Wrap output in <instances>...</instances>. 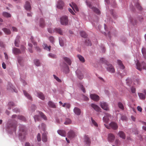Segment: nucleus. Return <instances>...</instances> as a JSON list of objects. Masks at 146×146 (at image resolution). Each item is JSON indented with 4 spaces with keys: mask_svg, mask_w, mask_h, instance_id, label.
Wrapping results in <instances>:
<instances>
[{
    "mask_svg": "<svg viewBox=\"0 0 146 146\" xmlns=\"http://www.w3.org/2000/svg\"><path fill=\"white\" fill-rule=\"evenodd\" d=\"M138 95L139 98L142 100H145V95L141 93H138Z\"/></svg>",
    "mask_w": 146,
    "mask_h": 146,
    "instance_id": "nucleus-32",
    "label": "nucleus"
},
{
    "mask_svg": "<svg viewBox=\"0 0 146 146\" xmlns=\"http://www.w3.org/2000/svg\"><path fill=\"white\" fill-rule=\"evenodd\" d=\"M71 123V120L68 118L66 119V121L64 123V124L65 125H68L70 124Z\"/></svg>",
    "mask_w": 146,
    "mask_h": 146,
    "instance_id": "nucleus-47",
    "label": "nucleus"
},
{
    "mask_svg": "<svg viewBox=\"0 0 146 146\" xmlns=\"http://www.w3.org/2000/svg\"><path fill=\"white\" fill-rule=\"evenodd\" d=\"M83 98L84 100L86 101L88 100L89 99V98L87 97L84 95H83Z\"/></svg>",
    "mask_w": 146,
    "mask_h": 146,
    "instance_id": "nucleus-62",
    "label": "nucleus"
},
{
    "mask_svg": "<svg viewBox=\"0 0 146 146\" xmlns=\"http://www.w3.org/2000/svg\"><path fill=\"white\" fill-rule=\"evenodd\" d=\"M39 114L41 117L44 120H46L47 117L42 112H39Z\"/></svg>",
    "mask_w": 146,
    "mask_h": 146,
    "instance_id": "nucleus-46",
    "label": "nucleus"
},
{
    "mask_svg": "<svg viewBox=\"0 0 146 146\" xmlns=\"http://www.w3.org/2000/svg\"><path fill=\"white\" fill-rule=\"evenodd\" d=\"M117 62L121 68V69H123L124 68V66L123 64L121 61L119 60H117Z\"/></svg>",
    "mask_w": 146,
    "mask_h": 146,
    "instance_id": "nucleus-28",
    "label": "nucleus"
},
{
    "mask_svg": "<svg viewBox=\"0 0 146 146\" xmlns=\"http://www.w3.org/2000/svg\"><path fill=\"white\" fill-rule=\"evenodd\" d=\"M20 38V36H17L15 40V45L17 47H19V38Z\"/></svg>",
    "mask_w": 146,
    "mask_h": 146,
    "instance_id": "nucleus-20",
    "label": "nucleus"
},
{
    "mask_svg": "<svg viewBox=\"0 0 146 146\" xmlns=\"http://www.w3.org/2000/svg\"><path fill=\"white\" fill-rule=\"evenodd\" d=\"M7 89L11 90H13V91L15 92H17V90H16V89H15V88L10 83H9L8 84V85H7Z\"/></svg>",
    "mask_w": 146,
    "mask_h": 146,
    "instance_id": "nucleus-16",
    "label": "nucleus"
},
{
    "mask_svg": "<svg viewBox=\"0 0 146 146\" xmlns=\"http://www.w3.org/2000/svg\"><path fill=\"white\" fill-rule=\"evenodd\" d=\"M17 126V123L16 122L15 123H12L10 124L9 127L13 128V130L15 131L16 128Z\"/></svg>",
    "mask_w": 146,
    "mask_h": 146,
    "instance_id": "nucleus-25",
    "label": "nucleus"
},
{
    "mask_svg": "<svg viewBox=\"0 0 146 146\" xmlns=\"http://www.w3.org/2000/svg\"><path fill=\"white\" fill-rule=\"evenodd\" d=\"M111 117L110 115L108 114L106 116H104L103 118L104 121L106 123H108L109 122L110 119Z\"/></svg>",
    "mask_w": 146,
    "mask_h": 146,
    "instance_id": "nucleus-12",
    "label": "nucleus"
},
{
    "mask_svg": "<svg viewBox=\"0 0 146 146\" xmlns=\"http://www.w3.org/2000/svg\"><path fill=\"white\" fill-rule=\"evenodd\" d=\"M74 112L75 114L77 115H79L81 113L80 110H74Z\"/></svg>",
    "mask_w": 146,
    "mask_h": 146,
    "instance_id": "nucleus-52",
    "label": "nucleus"
},
{
    "mask_svg": "<svg viewBox=\"0 0 146 146\" xmlns=\"http://www.w3.org/2000/svg\"><path fill=\"white\" fill-rule=\"evenodd\" d=\"M62 106L64 107H66L67 109H69L70 107V105L68 103H64L62 105Z\"/></svg>",
    "mask_w": 146,
    "mask_h": 146,
    "instance_id": "nucleus-38",
    "label": "nucleus"
},
{
    "mask_svg": "<svg viewBox=\"0 0 146 146\" xmlns=\"http://www.w3.org/2000/svg\"><path fill=\"white\" fill-rule=\"evenodd\" d=\"M24 94L27 97V98H28V99H29L31 100H32V97L27 92H26L25 91L23 90V91Z\"/></svg>",
    "mask_w": 146,
    "mask_h": 146,
    "instance_id": "nucleus-22",
    "label": "nucleus"
},
{
    "mask_svg": "<svg viewBox=\"0 0 146 146\" xmlns=\"http://www.w3.org/2000/svg\"><path fill=\"white\" fill-rule=\"evenodd\" d=\"M3 15L4 17H10L11 16V15L7 12H4Z\"/></svg>",
    "mask_w": 146,
    "mask_h": 146,
    "instance_id": "nucleus-37",
    "label": "nucleus"
},
{
    "mask_svg": "<svg viewBox=\"0 0 146 146\" xmlns=\"http://www.w3.org/2000/svg\"><path fill=\"white\" fill-rule=\"evenodd\" d=\"M4 32L6 34L9 35L11 33V31L9 29L6 28H4L2 29Z\"/></svg>",
    "mask_w": 146,
    "mask_h": 146,
    "instance_id": "nucleus-30",
    "label": "nucleus"
},
{
    "mask_svg": "<svg viewBox=\"0 0 146 146\" xmlns=\"http://www.w3.org/2000/svg\"><path fill=\"white\" fill-rule=\"evenodd\" d=\"M18 118L19 119H20L22 120H23L24 121H25L26 120V119L25 118L24 116H19Z\"/></svg>",
    "mask_w": 146,
    "mask_h": 146,
    "instance_id": "nucleus-55",
    "label": "nucleus"
},
{
    "mask_svg": "<svg viewBox=\"0 0 146 146\" xmlns=\"http://www.w3.org/2000/svg\"><path fill=\"white\" fill-rule=\"evenodd\" d=\"M70 6L71 7H72V9L74 11H75V10L76 11H78V8L77 5L75 3H73V2L72 3V4H70Z\"/></svg>",
    "mask_w": 146,
    "mask_h": 146,
    "instance_id": "nucleus-15",
    "label": "nucleus"
},
{
    "mask_svg": "<svg viewBox=\"0 0 146 146\" xmlns=\"http://www.w3.org/2000/svg\"><path fill=\"white\" fill-rule=\"evenodd\" d=\"M115 138V136L113 134L110 133L108 134V139L109 141L113 142L114 141Z\"/></svg>",
    "mask_w": 146,
    "mask_h": 146,
    "instance_id": "nucleus-8",
    "label": "nucleus"
},
{
    "mask_svg": "<svg viewBox=\"0 0 146 146\" xmlns=\"http://www.w3.org/2000/svg\"><path fill=\"white\" fill-rule=\"evenodd\" d=\"M137 68L139 70L141 71L142 68L146 70V64L144 62L140 64L138 61L136 64Z\"/></svg>",
    "mask_w": 146,
    "mask_h": 146,
    "instance_id": "nucleus-4",
    "label": "nucleus"
},
{
    "mask_svg": "<svg viewBox=\"0 0 146 146\" xmlns=\"http://www.w3.org/2000/svg\"><path fill=\"white\" fill-rule=\"evenodd\" d=\"M35 64L37 66H39L40 65V63L39 60L37 59H35L34 61Z\"/></svg>",
    "mask_w": 146,
    "mask_h": 146,
    "instance_id": "nucleus-45",
    "label": "nucleus"
},
{
    "mask_svg": "<svg viewBox=\"0 0 146 146\" xmlns=\"http://www.w3.org/2000/svg\"><path fill=\"white\" fill-rule=\"evenodd\" d=\"M142 52L144 58L146 59V50L145 48H142Z\"/></svg>",
    "mask_w": 146,
    "mask_h": 146,
    "instance_id": "nucleus-39",
    "label": "nucleus"
},
{
    "mask_svg": "<svg viewBox=\"0 0 146 146\" xmlns=\"http://www.w3.org/2000/svg\"><path fill=\"white\" fill-rule=\"evenodd\" d=\"M53 76L54 78L58 82H61L62 81L61 80L59 79L58 77L56 76L55 75H54Z\"/></svg>",
    "mask_w": 146,
    "mask_h": 146,
    "instance_id": "nucleus-53",
    "label": "nucleus"
},
{
    "mask_svg": "<svg viewBox=\"0 0 146 146\" xmlns=\"http://www.w3.org/2000/svg\"><path fill=\"white\" fill-rule=\"evenodd\" d=\"M77 56L82 62H85V60L84 57L80 55H77Z\"/></svg>",
    "mask_w": 146,
    "mask_h": 146,
    "instance_id": "nucleus-31",
    "label": "nucleus"
},
{
    "mask_svg": "<svg viewBox=\"0 0 146 146\" xmlns=\"http://www.w3.org/2000/svg\"><path fill=\"white\" fill-rule=\"evenodd\" d=\"M57 132L59 135L65 137L66 136V133L64 130H59L57 131Z\"/></svg>",
    "mask_w": 146,
    "mask_h": 146,
    "instance_id": "nucleus-17",
    "label": "nucleus"
},
{
    "mask_svg": "<svg viewBox=\"0 0 146 146\" xmlns=\"http://www.w3.org/2000/svg\"><path fill=\"white\" fill-rule=\"evenodd\" d=\"M34 119L35 120V121H39V116L37 115H35L34 117Z\"/></svg>",
    "mask_w": 146,
    "mask_h": 146,
    "instance_id": "nucleus-51",
    "label": "nucleus"
},
{
    "mask_svg": "<svg viewBox=\"0 0 146 146\" xmlns=\"http://www.w3.org/2000/svg\"><path fill=\"white\" fill-rule=\"evenodd\" d=\"M135 5L137 8L139 10H141L142 9V8L141 6L138 3H135Z\"/></svg>",
    "mask_w": 146,
    "mask_h": 146,
    "instance_id": "nucleus-44",
    "label": "nucleus"
},
{
    "mask_svg": "<svg viewBox=\"0 0 146 146\" xmlns=\"http://www.w3.org/2000/svg\"><path fill=\"white\" fill-rule=\"evenodd\" d=\"M118 106L119 108L121 109V110H124V106L123 104L121 102H119L118 104Z\"/></svg>",
    "mask_w": 146,
    "mask_h": 146,
    "instance_id": "nucleus-42",
    "label": "nucleus"
},
{
    "mask_svg": "<svg viewBox=\"0 0 146 146\" xmlns=\"http://www.w3.org/2000/svg\"><path fill=\"white\" fill-rule=\"evenodd\" d=\"M85 43L86 44L87 46H89L91 45V43L90 41L87 39L85 40Z\"/></svg>",
    "mask_w": 146,
    "mask_h": 146,
    "instance_id": "nucleus-48",
    "label": "nucleus"
},
{
    "mask_svg": "<svg viewBox=\"0 0 146 146\" xmlns=\"http://www.w3.org/2000/svg\"><path fill=\"white\" fill-rule=\"evenodd\" d=\"M31 40V41L33 43L34 45H36V43L34 41L33 37L32 36H31L30 38Z\"/></svg>",
    "mask_w": 146,
    "mask_h": 146,
    "instance_id": "nucleus-58",
    "label": "nucleus"
},
{
    "mask_svg": "<svg viewBox=\"0 0 146 146\" xmlns=\"http://www.w3.org/2000/svg\"><path fill=\"white\" fill-rule=\"evenodd\" d=\"M48 30L49 33H52L54 32V30H53L50 28L48 29Z\"/></svg>",
    "mask_w": 146,
    "mask_h": 146,
    "instance_id": "nucleus-63",
    "label": "nucleus"
},
{
    "mask_svg": "<svg viewBox=\"0 0 146 146\" xmlns=\"http://www.w3.org/2000/svg\"><path fill=\"white\" fill-rule=\"evenodd\" d=\"M106 127L107 129H110L111 128L113 130H116L117 129L118 126L117 124L113 122H111L109 125L104 124Z\"/></svg>",
    "mask_w": 146,
    "mask_h": 146,
    "instance_id": "nucleus-2",
    "label": "nucleus"
},
{
    "mask_svg": "<svg viewBox=\"0 0 146 146\" xmlns=\"http://www.w3.org/2000/svg\"><path fill=\"white\" fill-rule=\"evenodd\" d=\"M129 20L131 23L134 25H135L137 23V22L136 20L133 19L132 17H131L130 18Z\"/></svg>",
    "mask_w": 146,
    "mask_h": 146,
    "instance_id": "nucleus-33",
    "label": "nucleus"
},
{
    "mask_svg": "<svg viewBox=\"0 0 146 146\" xmlns=\"http://www.w3.org/2000/svg\"><path fill=\"white\" fill-rule=\"evenodd\" d=\"M84 141L86 143V144H90L91 143L90 139L87 135H85V136Z\"/></svg>",
    "mask_w": 146,
    "mask_h": 146,
    "instance_id": "nucleus-19",
    "label": "nucleus"
},
{
    "mask_svg": "<svg viewBox=\"0 0 146 146\" xmlns=\"http://www.w3.org/2000/svg\"><path fill=\"white\" fill-rule=\"evenodd\" d=\"M43 46L44 49L48 51H50L51 48L50 46H48L46 44H44Z\"/></svg>",
    "mask_w": 146,
    "mask_h": 146,
    "instance_id": "nucleus-40",
    "label": "nucleus"
},
{
    "mask_svg": "<svg viewBox=\"0 0 146 146\" xmlns=\"http://www.w3.org/2000/svg\"><path fill=\"white\" fill-rule=\"evenodd\" d=\"M100 105L103 110H108L109 109L108 105L106 102H100Z\"/></svg>",
    "mask_w": 146,
    "mask_h": 146,
    "instance_id": "nucleus-6",
    "label": "nucleus"
},
{
    "mask_svg": "<svg viewBox=\"0 0 146 146\" xmlns=\"http://www.w3.org/2000/svg\"><path fill=\"white\" fill-rule=\"evenodd\" d=\"M42 141L44 142H46L47 141V135L46 133H43L42 136Z\"/></svg>",
    "mask_w": 146,
    "mask_h": 146,
    "instance_id": "nucleus-27",
    "label": "nucleus"
},
{
    "mask_svg": "<svg viewBox=\"0 0 146 146\" xmlns=\"http://www.w3.org/2000/svg\"><path fill=\"white\" fill-rule=\"evenodd\" d=\"M66 67L65 69L67 70V72H68L69 71V68L68 66L66 64H65Z\"/></svg>",
    "mask_w": 146,
    "mask_h": 146,
    "instance_id": "nucleus-64",
    "label": "nucleus"
},
{
    "mask_svg": "<svg viewBox=\"0 0 146 146\" xmlns=\"http://www.w3.org/2000/svg\"><path fill=\"white\" fill-rule=\"evenodd\" d=\"M64 5V4L63 1L61 0H60L58 2L57 7L58 9H62Z\"/></svg>",
    "mask_w": 146,
    "mask_h": 146,
    "instance_id": "nucleus-9",
    "label": "nucleus"
},
{
    "mask_svg": "<svg viewBox=\"0 0 146 146\" xmlns=\"http://www.w3.org/2000/svg\"><path fill=\"white\" fill-rule=\"evenodd\" d=\"M54 32L58 33L61 35L62 34V32L61 29L60 28L55 29H54Z\"/></svg>",
    "mask_w": 146,
    "mask_h": 146,
    "instance_id": "nucleus-29",
    "label": "nucleus"
},
{
    "mask_svg": "<svg viewBox=\"0 0 146 146\" xmlns=\"http://www.w3.org/2000/svg\"><path fill=\"white\" fill-rule=\"evenodd\" d=\"M25 9L27 10L30 11L31 9V6L29 2L27 1L25 5Z\"/></svg>",
    "mask_w": 146,
    "mask_h": 146,
    "instance_id": "nucleus-13",
    "label": "nucleus"
},
{
    "mask_svg": "<svg viewBox=\"0 0 146 146\" xmlns=\"http://www.w3.org/2000/svg\"><path fill=\"white\" fill-rule=\"evenodd\" d=\"M8 105L9 106V109H12V107L13 106H14V104L13 102H9L8 104Z\"/></svg>",
    "mask_w": 146,
    "mask_h": 146,
    "instance_id": "nucleus-41",
    "label": "nucleus"
},
{
    "mask_svg": "<svg viewBox=\"0 0 146 146\" xmlns=\"http://www.w3.org/2000/svg\"><path fill=\"white\" fill-rule=\"evenodd\" d=\"M48 105L51 108H56V106L55 104L53 102L51 101H49L48 102Z\"/></svg>",
    "mask_w": 146,
    "mask_h": 146,
    "instance_id": "nucleus-26",
    "label": "nucleus"
},
{
    "mask_svg": "<svg viewBox=\"0 0 146 146\" xmlns=\"http://www.w3.org/2000/svg\"><path fill=\"white\" fill-rule=\"evenodd\" d=\"M86 3L87 6H88L90 8L92 9L95 13L98 14H100V11L97 8L95 7H92L91 2L86 1Z\"/></svg>",
    "mask_w": 146,
    "mask_h": 146,
    "instance_id": "nucleus-3",
    "label": "nucleus"
},
{
    "mask_svg": "<svg viewBox=\"0 0 146 146\" xmlns=\"http://www.w3.org/2000/svg\"><path fill=\"white\" fill-rule=\"evenodd\" d=\"M49 56L50 57L52 58H54L56 57V56L55 55L52 53L49 54Z\"/></svg>",
    "mask_w": 146,
    "mask_h": 146,
    "instance_id": "nucleus-60",
    "label": "nucleus"
},
{
    "mask_svg": "<svg viewBox=\"0 0 146 146\" xmlns=\"http://www.w3.org/2000/svg\"><path fill=\"white\" fill-rule=\"evenodd\" d=\"M13 52L14 54H17L21 53L20 50L16 48H13Z\"/></svg>",
    "mask_w": 146,
    "mask_h": 146,
    "instance_id": "nucleus-21",
    "label": "nucleus"
},
{
    "mask_svg": "<svg viewBox=\"0 0 146 146\" xmlns=\"http://www.w3.org/2000/svg\"><path fill=\"white\" fill-rule=\"evenodd\" d=\"M80 34L82 37L84 38H86L87 36V35L86 33L85 32L83 31H81L80 32Z\"/></svg>",
    "mask_w": 146,
    "mask_h": 146,
    "instance_id": "nucleus-35",
    "label": "nucleus"
},
{
    "mask_svg": "<svg viewBox=\"0 0 146 146\" xmlns=\"http://www.w3.org/2000/svg\"><path fill=\"white\" fill-rule=\"evenodd\" d=\"M131 92L133 93H135V92L136 89L135 88L133 87H132L131 88Z\"/></svg>",
    "mask_w": 146,
    "mask_h": 146,
    "instance_id": "nucleus-54",
    "label": "nucleus"
},
{
    "mask_svg": "<svg viewBox=\"0 0 146 146\" xmlns=\"http://www.w3.org/2000/svg\"><path fill=\"white\" fill-rule=\"evenodd\" d=\"M119 137L122 139H125L126 138V135L125 133L122 131H119L117 134Z\"/></svg>",
    "mask_w": 146,
    "mask_h": 146,
    "instance_id": "nucleus-11",
    "label": "nucleus"
},
{
    "mask_svg": "<svg viewBox=\"0 0 146 146\" xmlns=\"http://www.w3.org/2000/svg\"><path fill=\"white\" fill-rule=\"evenodd\" d=\"M78 78L80 80L82 79L84 77V76L82 73L79 70H77L76 71Z\"/></svg>",
    "mask_w": 146,
    "mask_h": 146,
    "instance_id": "nucleus-14",
    "label": "nucleus"
},
{
    "mask_svg": "<svg viewBox=\"0 0 146 146\" xmlns=\"http://www.w3.org/2000/svg\"><path fill=\"white\" fill-rule=\"evenodd\" d=\"M64 60L69 65H70L71 64V61L69 58L67 57H64Z\"/></svg>",
    "mask_w": 146,
    "mask_h": 146,
    "instance_id": "nucleus-23",
    "label": "nucleus"
},
{
    "mask_svg": "<svg viewBox=\"0 0 146 146\" xmlns=\"http://www.w3.org/2000/svg\"><path fill=\"white\" fill-rule=\"evenodd\" d=\"M91 120L92 123L96 127H98V125L97 123L91 117Z\"/></svg>",
    "mask_w": 146,
    "mask_h": 146,
    "instance_id": "nucleus-49",
    "label": "nucleus"
},
{
    "mask_svg": "<svg viewBox=\"0 0 146 146\" xmlns=\"http://www.w3.org/2000/svg\"><path fill=\"white\" fill-rule=\"evenodd\" d=\"M78 86L80 88L81 90L83 91L84 93L86 92V90L85 88H84L83 85L81 84H78Z\"/></svg>",
    "mask_w": 146,
    "mask_h": 146,
    "instance_id": "nucleus-43",
    "label": "nucleus"
},
{
    "mask_svg": "<svg viewBox=\"0 0 146 146\" xmlns=\"http://www.w3.org/2000/svg\"><path fill=\"white\" fill-rule=\"evenodd\" d=\"M90 96L91 99L96 102H97L100 100L99 96L96 94H91L90 95Z\"/></svg>",
    "mask_w": 146,
    "mask_h": 146,
    "instance_id": "nucleus-7",
    "label": "nucleus"
},
{
    "mask_svg": "<svg viewBox=\"0 0 146 146\" xmlns=\"http://www.w3.org/2000/svg\"><path fill=\"white\" fill-rule=\"evenodd\" d=\"M100 60L102 62L106 63L107 65V67H106V68L108 71L111 73H114L115 72V70L111 64H108V62L105 60V58H102L100 59Z\"/></svg>",
    "mask_w": 146,
    "mask_h": 146,
    "instance_id": "nucleus-1",
    "label": "nucleus"
},
{
    "mask_svg": "<svg viewBox=\"0 0 146 146\" xmlns=\"http://www.w3.org/2000/svg\"><path fill=\"white\" fill-rule=\"evenodd\" d=\"M61 23L63 25H67L68 23V19L67 16H64L60 18Z\"/></svg>",
    "mask_w": 146,
    "mask_h": 146,
    "instance_id": "nucleus-5",
    "label": "nucleus"
},
{
    "mask_svg": "<svg viewBox=\"0 0 146 146\" xmlns=\"http://www.w3.org/2000/svg\"><path fill=\"white\" fill-rule=\"evenodd\" d=\"M25 127L24 125H20L19 126V130L20 132L23 133H25Z\"/></svg>",
    "mask_w": 146,
    "mask_h": 146,
    "instance_id": "nucleus-24",
    "label": "nucleus"
},
{
    "mask_svg": "<svg viewBox=\"0 0 146 146\" xmlns=\"http://www.w3.org/2000/svg\"><path fill=\"white\" fill-rule=\"evenodd\" d=\"M115 143L116 145L117 146L119 145L120 144V141L118 139H116Z\"/></svg>",
    "mask_w": 146,
    "mask_h": 146,
    "instance_id": "nucleus-56",
    "label": "nucleus"
},
{
    "mask_svg": "<svg viewBox=\"0 0 146 146\" xmlns=\"http://www.w3.org/2000/svg\"><path fill=\"white\" fill-rule=\"evenodd\" d=\"M91 106L94 110H99L100 108L99 107L98 105L94 104H91Z\"/></svg>",
    "mask_w": 146,
    "mask_h": 146,
    "instance_id": "nucleus-36",
    "label": "nucleus"
},
{
    "mask_svg": "<svg viewBox=\"0 0 146 146\" xmlns=\"http://www.w3.org/2000/svg\"><path fill=\"white\" fill-rule=\"evenodd\" d=\"M37 139L38 141H41L40 135L39 133H38L37 135Z\"/></svg>",
    "mask_w": 146,
    "mask_h": 146,
    "instance_id": "nucleus-61",
    "label": "nucleus"
},
{
    "mask_svg": "<svg viewBox=\"0 0 146 146\" xmlns=\"http://www.w3.org/2000/svg\"><path fill=\"white\" fill-rule=\"evenodd\" d=\"M59 42L61 46H63L64 45V42L63 40L61 38L59 39Z\"/></svg>",
    "mask_w": 146,
    "mask_h": 146,
    "instance_id": "nucleus-50",
    "label": "nucleus"
},
{
    "mask_svg": "<svg viewBox=\"0 0 146 146\" xmlns=\"http://www.w3.org/2000/svg\"><path fill=\"white\" fill-rule=\"evenodd\" d=\"M76 135V133L72 130L69 131L68 133V137L70 138H72Z\"/></svg>",
    "mask_w": 146,
    "mask_h": 146,
    "instance_id": "nucleus-10",
    "label": "nucleus"
},
{
    "mask_svg": "<svg viewBox=\"0 0 146 146\" xmlns=\"http://www.w3.org/2000/svg\"><path fill=\"white\" fill-rule=\"evenodd\" d=\"M37 96L40 98L42 100H44L45 97L43 93L40 92H37Z\"/></svg>",
    "mask_w": 146,
    "mask_h": 146,
    "instance_id": "nucleus-18",
    "label": "nucleus"
},
{
    "mask_svg": "<svg viewBox=\"0 0 146 146\" xmlns=\"http://www.w3.org/2000/svg\"><path fill=\"white\" fill-rule=\"evenodd\" d=\"M121 119L123 121H126L127 118L126 116L123 115L121 117Z\"/></svg>",
    "mask_w": 146,
    "mask_h": 146,
    "instance_id": "nucleus-59",
    "label": "nucleus"
},
{
    "mask_svg": "<svg viewBox=\"0 0 146 146\" xmlns=\"http://www.w3.org/2000/svg\"><path fill=\"white\" fill-rule=\"evenodd\" d=\"M45 23L44 20L43 19L41 18L40 19V26L42 27H43L45 26Z\"/></svg>",
    "mask_w": 146,
    "mask_h": 146,
    "instance_id": "nucleus-34",
    "label": "nucleus"
},
{
    "mask_svg": "<svg viewBox=\"0 0 146 146\" xmlns=\"http://www.w3.org/2000/svg\"><path fill=\"white\" fill-rule=\"evenodd\" d=\"M49 39L50 41L52 43H53L54 42V39L53 36H50L49 37Z\"/></svg>",
    "mask_w": 146,
    "mask_h": 146,
    "instance_id": "nucleus-57",
    "label": "nucleus"
}]
</instances>
